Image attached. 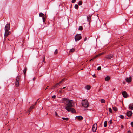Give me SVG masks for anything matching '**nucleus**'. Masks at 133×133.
<instances>
[{"instance_id": "obj_24", "label": "nucleus", "mask_w": 133, "mask_h": 133, "mask_svg": "<svg viewBox=\"0 0 133 133\" xmlns=\"http://www.w3.org/2000/svg\"><path fill=\"white\" fill-rule=\"evenodd\" d=\"M62 119L64 120L68 121L69 120V118H68L63 117L62 118Z\"/></svg>"}, {"instance_id": "obj_38", "label": "nucleus", "mask_w": 133, "mask_h": 133, "mask_svg": "<svg viewBox=\"0 0 133 133\" xmlns=\"http://www.w3.org/2000/svg\"><path fill=\"white\" fill-rule=\"evenodd\" d=\"M55 115L56 116H58V115L57 113L56 112H55Z\"/></svg>"}, {"instance_id": "obj_45", "label": "nucleus", "mask_w": 133, "mask_h": 133, "mask_svg": "<svg viewBox=\"0 0 133 133\" xmlns=\"http://www.w3.org/2000/svg\"><path fill=\"white\" fill-rule=\"evenodd\" d=\"M121 128H123V126L122 125H121Z\"/></svg>"}, {"instance_id": "obj_36", "label": "nucleus", "mask_w": 133, "mask_h": 133, "mask_svg": "<svg viewBox=\"0 0 133 133\" xmlns=\"http://www.w3.org/2000/svg\"><path fill=\"white\" fill-rule=\"evenodd\" d=\"M56 96L55 95H54L52 97V98L55 99L56 98Z\"/></svg>"}, {"instance_id": "obj_21", "label": "nucleus", "mask_w": 133, "mask_h": 133, "mask_svg": "<svg viewBox=\"0 0 133 133\" xmlns=\"http://www.w3.org/2000/svg\"><path fill=\"white\" fill-rule=\"evenodd\" d=\"M78 30L80 31H82L83 30V27L82 26H80L78 29Z\"/></svg>"}, {"instance_id": "obj_19", "label": "nucleus", "mask_w": 133, "mask_h": 133, "mask_svg": "<svg viewBox=\"0 0 133 133\" xmlns=\"http://www.w3.org/2000/svg\"><path fill=\"white\" fill-rule=\"evenodd\" d=\"M110 79V77L108 76H107L105 78V80L106 81H108Z\"/></svg>"}, {"instance_id": "obj_47", "label": "nucleus", "mask_w": 133, "mask_h": 133, "mask_svg": "<svg viewBox=\"0 0 133 133\" xmlns=\"http://www.w3.org/2000/svg\"><path fill=\"white\" fill-rule=\"evenodd\" d=\"M35 79V77H34V78H33V80H34Z\"/></svg>"}, {"instance_id": "obj_9", "label": "nucleus", "mask_w": 133, "mask_h": 133, "mask_svg": "<svg viewBox=\"0 0 133 133\" xmlns=\"http://www.w3.org/2000/svg\"><path fill=\"white\" fill-rule=\"evenodd\" d=\"M36 103H35L34 104L30 107V108L28 109V111L29 112H30L31 110L33 109L35 107L36 105Z\"/></svg>"}, {"instance_id": "obj_20", "label": "nucleus", "mask_w": 133, "mask_h": 133, "mask_svg": "<svg viewBox=\"0 0 133 133\" xmlns=\"http://www.w3.org/2000/svg\"><path fill=\"white\" fill-rule=\"evenodd\" d=\"M107 122L106 121H105L104 122V127H106L107 126Z\"/></svg>"}, {"instance_id": "obj_2", "label": "nucleus", "mask_w": 133, "mask_h": 133, "mask_svg": "<svg viewBox=\"0 0 133 133\" xmlns=\"http://www.w3.org/2000/svg\"><path fill=\"white\" fill-rule=\"evenodd\" d=\"M21 78V75H19H19L17 77L16 79L15 85L16 87H17L19 86V79Z\"/></svg>"}, {"instance_id": "obj_10", "label": "nucleus", "mask_w": 133, "mask_h": 133, "mask_svg": "<svg viewBox=\"0 0 133 133\" xmlns=\"http://www.w3.org/2000/svg\"><path fill=\"white\" fill-rule=\"evenodd\" d=\"M113 56V55L112 54H110L108 55H107L106 56V58L108 59H111Z\"/></svg>"}, {"instance_id": "obj_12", "label": "nucleus", "mask_w": 133, "mask_h": 133, "mask_svg": "<svg viewBox=\"0 0 133 133\" xmlns=\"http://www.w3.org/2000/svg\"><path fill=\"white\" fill-rule=\"evenodd\" d=\"M132 78L131 77H129V78H127L125 79V80L126 82L129 83L131 81Z\"/></svg>"}, {"instance_id": "obj_40", "label": "nucleus", "mask_w": 133, "mask_h": 133, "mask_svg": "<svg viewBox=\"0 0 133 133\" xmlns=\"http://www.w3.org/2000/svg\"><path fill=\"white\" fill-rule=\"evenodd\" d=\"M87 39V38L86 37H85L84 39V41H86Z\"/></svg>"}, {"instance_id": "obj_8", "label": "nucleus", "mask_w": 133, "mask_h": 133, "mask_svg": "<svg viewBox=\"0 0 133 133\" xmlns=\"http://www.w3.org/2000/svg\"><path fill=\"white\" fill-rule=\"evenodd\" d=\"M122 94L123 96L125 98H126L128 96L127 93L125 91L122 92Z\"/></svg>"}, {"instance_id": "obj_41", "label": "nucleus", "mask_w": 133, "mask_h": 133, "mask_svg": "<svg viewBox=\"0 0 133 133\" xmlns=\"http://www.w3.org/2000/svg\"><path fill=\"white\" fill-rule=\"evenodd\" d=\"M128 133H131V132L130 130L128 131Z\"/></svg>"}, {"instance_id": "obj_16", "label": "nucleus", "mask_w": 133, "mask_h": 133, "mask_svg": "<svg viewBox=\"0 0 133 133\" xmlns=\"http://www.w3.org/2000/svg\"><path fill=\"white\" fill-rule=\"evenodd\" d=\"M27 68L26 67L24 68V69L23 70V72L24 73V75L25 77V74H26V71H27Z\"/></svg>"}, {"instance_id": "obj_6", "label": "nucleus", "mask_w": 133, "mask_h": 133, "mask_svg": "<svg viewBox=\"0 0 133 133\" xmlns=\"http://www.w3.org/2000/svg\"><path fill=\"white\" fill-rule=\"evenodd\" d=\"M10 28V24H7L5 27L4 30L5 31L9 30Z\"/></svg>"}, {"instance_id": "obj_46", "label": "nucleus", "mask_w": 133, "mask_h": 133, "mask_svg": "<svg viewBox=\"0 0 133 133\" xmlns=\"http://www.w3.org/2000/svg\"><path fill=\"white\" fill-rule=\"evenodd\" d=\"M8 114V112H7L6 113V115H7V114Z\"/></svg>"}, {"instance_id": "obj_37", "label": "nucleus", "mask_w": 133, "mask_h": 133, "mask_svg": "<svg viewBox=\"0 0 133 133\" xmlns=\"http://www.w3.org/2000/svg\"><path fill=\"white\" fill-rule=\"evenodd\" d=\"M109 123H110V124H112V120H110L109 121Z\"/></svg>"}, {"instance_id": "obj_35", "label": "nucleus", "mask_w": 133, "mask_h": 133, "mask_svg": "<svg viewBox=\"0 0 133 133\" xmlns=\"http://www.w3.org/2000/svg\"><path fill=\"white\" fill-rule=\"evenodd\" d=\"M76 1V0H72L71 2L72 3H74Z\"/></svg>"}, {"instance_id": "obj_43", "label": "nucleus", "mask_w": 133, "mask_h": 133, "mask_svg": "<svg viewBox=\"0 0 133 133\" xmlns=\"http://www.w3.org/2000/svg\"><path fill=\"white\" fill-rule=\"evenodd\" d=\"M92 76L93 77H95V74H94L93 75H92Z\"/></svg>"}, {"instance_id": "obj_18", "label": "nucleus", "mask_w": 133, "mask_h": 133, "mask_svg": "<svg viewBox=\"0 0 133 133\" xmlns=\"http://www.w3.org/2000/svg\"><path fill=\"white\" fill-rule=\"evenodd\" d=\"M90 87L89 85H87L85 86V88L88 90H89L90 89Z\"/></svg>"}, {"instance_id": "obj_5", "label": "nucleus", "mask_w": 133, "mask_h": 133, "mask_svg": "<svg viewBox=\"0 0 133 133\" xmlns=\"http://www.w3.org/2000/svg\"><path fill=\"white\" fill-rule=\"evenodd\" d=\"M64 79H63L60 81L59 83H56L54 86L52 88V89H54L56 88L58 86H60V84L62 83L64 81Z\"/></svg>"}, {"instance_id": "obj_14", "label": "nucleus", "mask_w": 133, "mask_h": 133, "mask_svg": "<svg viewBox=\"0 0 133 133\" xmlns=\"http://www.w3.org/2000/svg\"><path fill=\"white\" fill-rule=\"evenodd\" d=\"M75 118L79 120H82L83 119V117L81 116H77Z\"/></svg>"}, {"instance_id": "obj_26", "label": "nucleus", "mask_w": 133, "mask_h": 133, "mask_svg": "<svg viewBox=\"0 0 133 133\" xmlns=\"http://www.w3.org/2000/svg\"><path fill=\"white\" fill-rule=\"evenodd\" d=\"M44 14H43L42 13H40L39 14V16L40 17H42L44 15Z\"/></svg>"}, {"instance_id": "obj_34", "label": "nucleus", "mask_w": 133, "mask_h": 133, "mask_svg": "<svg viewBox=\"0 0 133 133\" xmlns=\"http://www.w3.org/2000/svg\"><path fill=\"white\" fill-rule=\"evenodd\" d=\"M120 118L122 119H123L124 118V116L123 115H121L119 116Z\"/></svg>"}, {"instance_id": "obj_44", "label": "nucleus", "mask_w": 133, "mask_h": 133, "mask_svg": "<svg viewBox=\"0 0 133 133\" xmlns=\"http://www.w3.org/2000/svg\"><path fill=\"white\" fill-rule=\"evenodd\" d=\"M48 86H47V87L45 88V90L47 89H48Z\"/></svg>"}, {"instance_id": "obj_33", "label": "nucleus", "mask_w": 133, "mask_h": 133, "mask_svg": "<svg viewBox=\"0 0 133 133\" xmlns=\"http://www.w3.org/2000/svg\"><path fill=\"white\" fill-rule=\"evenodd\" d=\"M57 52H58L57 49H56L54 52V54H57Z\"/></svg>"}, {"instance_id": "obj_17", "label": "nucleus", "mask_w": 133, "mask_h": 133, "mask_svg": "<svg viewBox=\"0 0 133 133\" xmlns=\"http://www.w3.org/2000/svg\"><path fill=\"white\" fill-rule=\"evenodd\" d=\"M129 108L131 110H133V104L131 103L130 104L129 106Z\"/></svg>"}, {"instance_id": "obj_48", "label": "nucleus", "mask_w": 133, "mask_h": 133, "mask_svg": "<svg viewBox=\"0 0 133 133\" xmlns=\"http://www.w3.org/2000/svg\"><path fill=\"white\" fill-rule=\"evenodd\" d=\"M66 88L65 87H64L63 88V89H65Z\"/></svg>"}, {"instance_id": "obj_1", "label": "nucleus", "mask_w": 133, "mask_h": 133, "mask_svg": "<svg viewBox=\"0 0 133 133\" xmlns=\"http://www.w3.org/2000/svg\"><path fill=\"white\" fill-rule=\"evenodd\" d=\"M62 101L63 103L65 104V109L68 112L72 113L76 112L75 109L72 107H73L72 105L73 101L72 100H69L68 98H63L62 99Z\"/></svg>"}, {"instance_id": "obj_7", "label": "nucleus", "mask_w": 133, "mask_h": 133, "mask_svg": "<svg viewBox=\"0 0 133 133\" xmlns=\"http://www.w3.org/2000/svg\"><path fill=\"white\" fill-rule=\"evenodd\" d=\"M97 124H94L92 127V129L93 131L94 132H95L96 131L97 129Z\"/></svg>"}, {"instance_id": "obj_27", "label": "nucleus", "mask_w": 133, "mask_h": 133, "mask_svg": "<svg viewBox=\"0 0 133 133\" xmlns=\"http://www.w3.org/2000/svg\"><path fill=\"white\" fill-rule=\"evenodd\" d=\"M78 8V6L77 4H76L75 6V8L76 9H77Z\"/></svg>"}, {"instance_id": "obj_39", "label": "nucleus", "mask_w": 133, "mask_h": 133, "mask_svg": "<svg viewBox=\"0 0 133 133\" xmlns=\"http://www.w3.org/2000/svg\"><path fill=\"white\" fill-rule=\"evenodd\" d=\"M131 125L132 127H133V122H131Z\"/></svg>"}, {"instance_id": "obj_22", "label": "nucleus", "mask_w": 133, "mask_h": 133, "mask_svg": "<svg viewBox=\"0 0 133 133\" xmlns=\"http://www.w3.org/2000/svg\"><path fill=\"white\" fill-rule=\"evenodd\" d=\"M75 51V49L74 48H72L70 50V52H73Z\"/></svg>"}, {"instance_id": "obj_4", "label": "nucleus", "mask_w": 133, "mask_h": 133, "mask_svg": "<svg viewBox=\"0 0 133 133\" xmlns=\"http://www.w3.org/2000/svg\"><path fill=\"white\" fill-rule=\"evenodd\" d=\"M82 38L81 34H77L75 37V39L76 42L78 41Z\"/></svg>"}, {"instance_id": "obj_11", "label": "nucleus", "mask_w": 133, "mask_h": 133, "mask_svg": "<svg viewBox=\"0 0 133 133\" xmlns=\"http://www.w3.org/2000/svg\"><path fill=\"white\" fill-rule=\"evenodd\" d=\"M9 30L5 31L4 34V36L7 37L10 34V32L9 31Z\"/></svg>"}, {"instance_id": "obj_23", "label": "nucleus", "mask_w": 133, "mask_h": 133, "mask_svg": "<svg viewBox=\"0 0 133 133\" xmlns=\"http://www.w3.org/2000/svg\"><path fill=\"white\" fill-rule=\"evenodd\" d=\"M82 1H79L78 3V4L79 5H82Z\"/></svg>"}, {"instance_id": "obj_42", "label": "nucleus", "mask_w": 133, "mask_h": 133, "mask_svg": "<svg viewBox=\"0 0 133 133\" xmlns=\"http://www.w3.org/2000/svg\"><path fill=\"white\" fill-rule=\"evenodd\" d=\"M95 58V57L94 58H93V59H91L90 60V61H93V60H94V58Z\"/></svg>"}, {"instance_id": "obj_49", "label": "nucleus", "mask_w": 133, "mask_h": 133, "mask_svg": "<svg viewBox=\"0 0 133 133\" xmlns=\"http://www.w3.org/2000/svg\"><path fill=\"white\" fill-rule=\"evenodd\" d=\"M8 40L9 41V39H8Z\"/></svg>"}, {"instance_id": "obj_32", "label": "nucleus", "mask_w": 133, "mask_h": 133, "mask_svg": "<svg viewBox=\"0 0 133 133\" xmlns=\"http://www.w3.org/2000/svg\"><path fill=\"white\" fill-rule=\"evenodd\" d=\"M43 22H44L45 20V18L44 17H43L42 18Z\"/></svg>"}, {"instance_id": "obj_28", "label": "nucleus", "mask_w": 133, "mask_h": 133, "mask_svg": "<svg viewBox=\"0 0 133 133\" xmlns=\"http://www.w3.org/2000/svg\"><path fill=\"white\" fill-rule=\"evenodd\" d=\"M113 110L116 111V108L115 107H113Z\"/></svg>"}, {"instance_id": "obj_3", "label": "nucleus", "mask_w": 133, "mask_h": 133, "mask_svg": "<svg viewBox=\"0 0 133 133\" xmlns=\"http://www.w3.org/2000/svg\"><path fill=\"white\" fill-rule=\"evenodd\" d=\"M82 104V106L85 108L88 107L89 105V103L87 100H83Z\"/></svg>"}, {"instance_id": "obj_13", "label": "nucleus", "mask_w": 133, "mask_h": 133, "mask_svg": "<svg viewBox=\"0 0 133 133\" xmlns=\"http://www.w3.org/2000/svg\"><path fill=\"white\" fill-rule=\"evenodd\" d=\"M91 16H89L87 17L88 21L89 22V24L90 25L91 20Z\"/></svg>"}, {"instance_id": "obj_29", "label": "nucleus", "mask_w": 133, "mask_h": 133, "mask_svg": "<svg viewBox=\"0 0 133 133\" xmlns=\"http://www.w3.org/2000/svg\"><path fill=\"white\" fill-rule=\"evenodd\" d=\"M43 61L44 63H46V61L45 59V57H44L43 58Z\"/></svg>"}, {"instance_id": "obj_31", "label": "nucleus", "mask_w": 133, "mask_h": 133, "mask_svg": "<svg viewBox=\"0 0 133 133\" xmlns=\"http://www.w3.org/2000/svg\"><path fill=\"white\" fill-rule=\"evenodd\" d=\"M109 111L111 113H112V109L110 108H109Z\"/></svg>"}, {"instance_id": "obj_15", "label": "nucleus", "mask_w": 133, "mask_h": 133, "mask_svg": "<svg viewBox=\"0 0 133 133\" xmlns=\"http://www.w3.org/2000/svg\"><path fill=\"white\" fill-rule=\"evenodd\" d=\"M132 112L131 111H129L127 113V115L128 117L130 116H131Z\"/></svg>"}, {"instance_id": "obj_30", "label": "nucleus", "mask_w": 133, "mask_h": 133, "mask_svg": "<svg viewBox=\"0 0 133 133\" xmlns=\"http://www.w3.org/2000/svg\"><path fill=\"white\" fill-rule=\"evenodd\" d=\"M101 66H99L97 68V70L98 71H99L100 70H101Z\"/></svg>"}, {"instance_id": "obj_25", "label": "nucleus", "mask_w": 133, "mask_h": 133, "mask_svg": "<svg viewBox=\"0 0 133 133\" xmlns=\"http://www.w3.org/2000/svg\"><path fill=\"white\" fill-rule=\"evenodd\" d=\"M101 102L102 103H104L105 102V100L104 99H101Z\"/></svg>"}]
</instances>
